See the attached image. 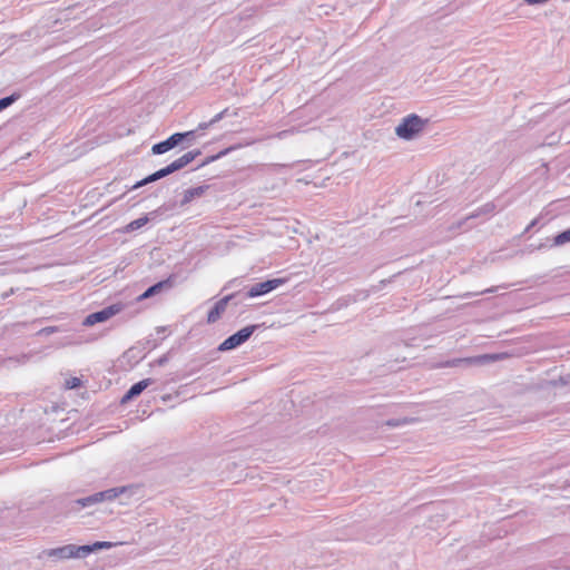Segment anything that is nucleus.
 <instances>
[{
    "mask_svg": "<svg viewBox=\"0 0 570 570\" xmlns=\"http://www.w3.org/2000/svg\"><path fill=\"white\" fill-rule=\"evenodd\" d=\"M285 282H286L285 278H274V279H268V281H265L262 283H257L248 289L247 296L248 297H257V296L267 294V293L272 292L273 289L277 288L278 286L283 285Z\"/></svg>",
    "mask_w": 570,
    "mask_h": 570,
    "instance_id": "423d86ee",
    "label": "nucleus"
},
{
    "mask_svg": "<svg viewBox=\"0 0 570 570\" xmlns=\"http://www.w3.org/2000/svg\"><path fill=\"white\" fill-rule=\"evenodd\" d=\"M254 330H255V326H246V327L242 328L237 333H235L232 336H229L228 338H226L219 345V350L220 351H228V350H233V348L239 346L240 344H243L244 342H246L250 337V335L253 334Z\"/></svg>",
    "mask_w": 570,
    "mask_h": 570,
    "instance_id": "39448f33",
    "label": "nucleus"
},
{
    "mask_svg": "<svg viewBox=\"0 0 570 570\" xmlns=\"http://www.w3.org/2000/svg\"><path fill=\"white\" fill-rule=\"evenodd\" d=\"M118 543H112L109 541H97L91 546H73L68 544L56 549H50L46 551L45 553L47 557L50 558H60V559H68V558H78V557H85L89 554L92 551L99 550V549H109Z\"/></svg>",
    "mask_w": 570,
    "mask_h": 570,
    "instance_id": "f257e3e1",
    "label": "nucleus"
},
{
    "mask_svg": "<svg viewBox=\"0 0 570 570\" xmlns=\"http://www.w3.org/2000/svg\"><path fill=\"white\" fill-rule=\"evenodd\" d=\"M570 242V228L560 233L559 235L556 236L554 238V244L557 245H562V244H566Z\"/></svg>",
    "mask_w": 570,
    "mask_h": 570,
    "instance_id": "ddd939ff",
    "label": "nucleus"
},
{
    "mask_svg": "<svg viewBox=\"0 0 570 570\" xmlns=\"http://www.w3.org/2000/svg\"><path fill=\"white\" fill-rule=\"evenodd\" d=\"M147 222H148V218H147V217H140V218H138V219H135V220L130 222V223L127 225L126 229H127V230H136V229H138V228H140V227L145 226V225L147 224Z\"/></svg>",
    "mask_w": 570,
    "mask_h": 570,
    "instance_id": "f8f14e48",
    "label": "nucleus"
},
{
    "mask_svg": "<svg viewBox=\"0 0 570 570\" xmlns=\"http://www.w3.org/2000/svg\"><path fill=\"white\" fill-rule=\"evenodd\" d=\"M423 129V121L416 116L411 115L403 119L396 127V135L404 139H411L414 135Z\"/></svg>",
    "mask_w": 570,
    "mask_h": 570,
    "instance_id": "7ed1b4c3",
    "label": "nucleus"
},
{
    "mask_svg": "<svg viewBox=\"0 0 570 570\" xmlns=\"http://www.w3.org/2000/svg\"><path fill=\"white\" fill-rule=\"evenodd\" d=\"M500 355L498 354H487V355H482L480 357H478L476 360L479 362H493V361H498L500 360Z\"/></svg>",
    "mask_w": 570,
    "mask_h": 570,
    "instance_id": "dca6fc26",
    "label": "nucleus"
},
{
    "mask_svg": "<svg viewBox=\"0 0 570 570\" xmlns=\"http://www.w3.org/2000/svg\"><path fill=\"white\" fill-rule=\"evenodd\" d=\"M229 298H230L229 296H226V297L219 299L215 304V306L208 312V315H207L208 323H215L216 321H218L220 318L223 313L226 311Z\"/></svg>",
    "mask_w": 570,
    "mask_h": 570,
    "instance_id": "6e6552de",
    "label": "nucleus"
},
{
    "mask_svg": "<svg viewBox=\"0 0 570 570\" xmlns=\"http://www.w3.org/2000/svg\"><path fill=\"white\" fill-rule=\"evenodd\" d=\"M122 304L120 303H117V304H112L99 312H96V313H91L89 314L85 321H83V325L85 326H92L97 323H102V322H106L108 321L109 318H111L112 316L117 315L118 313H120L122 311Z\"/></svg>",
    "mask_w": 570,
    "mask_h": 570,
    "instance_id": "20e7f679",
    "label": "nucleus"
},
{
    "mask_svg": "<svg viewBox=\"0 0 570 570\" xmlns=\"http://www.w3.org/2000/svg\"><path fill=\"white\" fill-rule=\"evenodd\" d=\"M191 134H193V131L173 134L166 140L154 145L151 148V151L155 155L165 154L168 150H170L171 148L176 147L185 137H187Z\"/></svg>",
    "mask_w": 570,
    "mask_h": 570,
    "instance_id": "0eeeda50",
    "label": "nucleus"
},
{
    "mask_svg": "<svg viewBox=\"0 0 570 570\" xmlns=\"http://www.w3.org/2000/svg\"><path fill=\"white\" fill-rule=\"evenodd\" d=\"M171 284H170V281L169 279H166V281H161V282H158L157 284L150 286L147 291H145L139 297H138V301H144V299H147L151 296H154L155 294L159 293L164 287H169Z\"/></svg>",
    "mask_w": 570,
    "mask_h": 570,
    "instance_id": "9d476101",
    "label": "nucleus"
},
{
    "mask_svg": "<svg viewBox=\"0 0 570 570\" xmlns=\"http://www.w3.org/2000/svg\"><path fill=\"white\" fill-rule=\"evenodd\" d=\"M200 155L199 150L195 151H188L180 156L179 158L175 159L173 163H170L168 166L157 170L156 173L149 175L148 177L144 178L142 180L137 181L132 189H137L141 186H145L146 184L153 183L155 180H158L174 171H177L184 167H186L188 164H190L197 156Z\"/></svg>",
    "mask_w": 570,
    "mask_h": 570,
    "instance_id": "f03ea898",
    "label": "nucleus"
},
{
    "mask_svg": "<svg viewBox=\"0 0 570 570\" xmlns=\"http://www.w3.org/2000/svg\"><path fill=\"white\" fill-rule=\"evenodd\" d=\"M150 380L146 379L134 384L129 391L124 395L122 403L138 396L147 386H149Z\"/></svg>",
    "mask_w": 570,
    "mask_h": 570,
    "instance_id": "1a4fd4ad",
    "label": "nucleus"
},
{
    "mask_svg": "<svg viewBox=\"0 0 570 570\" xmlns=\"http://www.w3.org/2000/svg\"><path fill=\"white\" fill-rule=\"evenodd\" d=\"M80 384H81L80 379L70 377L66 381L65 386H66V389L71 390V389H76V387L80 386Z\"/></svg>",
    "mask_w": 570,
    "mask_h": 570,
    "instance_id": "4468645a",
    "label": "nucleus"
},
{
    "mask_svg": "<svg viewBox=\"0 0 570 570\" xmlns=\"http://www.w3.org/2000/svg\"><path fill=\"white\" fill-rule=\"evenodd\" d=\"M206 188L207 187H205V186H199V187L187 189L184 193V196L181 199V205H186V204L190 203L193 199H195L196 197H200L205 193Z\"/></svg>",
    "mask_w": 570,
    "mask_h": 570,
    "instance_id": "9b49d317",
    "label": "nucleus"
},
{
    "mask_svg": "<svg viewBox=\"0 0 570 570\" xmlns=\"http://www.w3.org/2000/svg\"><path fill=\"white\" fill-rule=\"evenodd\" d=\"M528 4H538V3H544L548 0H524Z\"/></svg>",
    "mask_w": 570,
    "mask_h": 570,
    "instance_id": "f3484780",
    "label": "nucleus"
},
{
    "mask_svg": "<svg viewBox=\"0 0 570 570\" xmlns=\"http://www.w3.org/2000/svg\"><path fill=\"white\" fill-rule=\"evenodd\" d=\"M16 100L14 96L4 97L0 99V111L9 107Z\"/></svg>",
    "mask_w": 570,
    "mask_h": 570,
    "instance_id": "2eb2a0df",
    "label": "nucleus"
}]
</instances>
